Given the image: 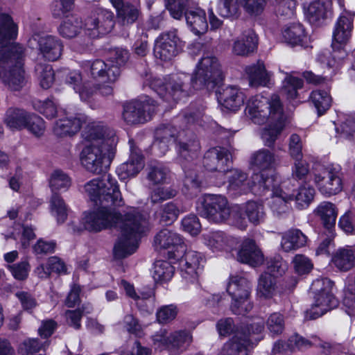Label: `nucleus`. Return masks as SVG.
Masks as SVG:
<instances>
[{"label":"nucleus","instance_id":"nucleus-18","mask_svg":"<svg viewBox=\"0 0 355 355\" xmlns=\"http://www.w3.org/2000/svg\"><path fill=\"white\" fill-rule=\"evenodd\" d=\"M269 191H272L270 206L274 216L278 218H285L291 212L288 204L290 201L293 200V196L288 191L284 189L283 185H279L275 178L273 184L265 193Z\"/></svg>","mask_w":355,"mask_h":355},{"label":"nucleus","instance_id":"nucleus-58","mask_svg":"<svg viewBox=\"0 0 355 355\" xmlns=\"http://www.w3.org/2000/svg\"><path fill=\"white\" fill-rule=\"evenodd\" d=\"M107 62L110 65L117 66L120 70V67L124 65L129 59L128 51L123 48L112 49L109 51Z\"/></svg>","mask_w":355,"mask_h":355},{"label":"nucleus","instance_id":"nucleus-30","mask_svg":"<svg viewBox=\"0 0 355 355\" xmlns=\"http://www.w3.org/2000/svg\"><path fill=\"white\" fill-rule=\"evenodd\" d=\"M110 135L116 137L114 132L105 128L101 123H92L86 127L83 135L89 144L104 146Z\"/></svg>","mask_w":355,"mask_h":355},{"label":"nucleus","instance_id":"nucleus-1","mask_svg":"<svg viewBox=\"0 0 355 355\" xmlns=\"http://www.w3.org/2000/svg\"><path fill=\"white\" fill-rule=\"evenodd\" d=\"M85 192L98 207L85 212L83 224L89 232L116 227L119 231L114 253L121 259L133 254L139 246L140 239L150 229L149 214L135 207H130L123 214L111 208L124 205L118 182L110 174L94 178L84 186Z\"/></svg>","mask_w":355,"mask_h":355},{"label":"nucleus","instance_id":"nucleus-55","mask_svg":"<svg viewBox=\"0 0 355 355\" xmlns=\"http://www.w3.org/2000/svg\"><path fill=\"white\" fill-rule=\"evenodd\" d=\"M148 170V179L153 184L164 183L169 175L168 168L161 163L150 164Z\"/></svg>","mask_w":355,"mask_h":355},{"label":"nucleus","instance_id":"nucleus-7","mask_svg":"<svg viewBox=\"0 0 355 355\" xmlns=\"http://www.w3.org/2000/svg\"><path fill=\"white\" fill-rule=\"evenodd\" d=\"M334 282L327 278L317 279L312 282L310 292L313 302L305 312L306 319H316L338 306V302L332 292Z\"/></svg>","mask_w":355,"mask_h":355},{"label":"nucleus","instance_id":"nucleus-31","mask_svg":"<svg viewBox=\"0 0 355 355\" xmlns=\"http://www.w3.org/2000/svg\"><path fill=\"white\" fill-rule=\"evenodd\" d=\"M334 266L340 271L347 272L355 266V249L353 245L338 248L331 259Z\"/></svg>","mask_w":355,"mask_h":355},{"label":"nucleus","instance_id":"nucleus-15","mask_svg":"<svg viewBox=\"0 0 355 355\" xmlns=\"http://www.w3.org/2000/svg\"><path fill=\"white\" fill-rule=\"evenodd\" d=\"M181 43L176 31L163 33L155 42L154 55L161 60H171L179 53L181 49Z\"/></svg>","mask_w":355,"mask_h":355},{"label":"nucleus","instance_id":"nucleus-60","mask_svg":"<svg viewBox=\"0 0 355 355\" xmlns=\"http://www.w3.org/2000/svg\"><path fill=\"white\" fill-rule=\"evenodd\" d=\"M177 193V190L172 187H158L152 192L150 201L153 204L159 203L162 201L174 198Z\"/></svg>","mask_w":355,"mask_h":355},{"label":"nucleus","instance_id":"nucleus-17","mask_svg":"<svg viewBox=\"0 0 355 355\" xmlns=\"http://www.w3.org/2000/svg\"><path fill=\"white\" fill-rule=\"evenodd\" d=\"M154 245L157 250L168 249L169 259L178 258L184 251L182 238L168 229L162 230L155 235Z\"/></svg>","mask_w":355,"mask_h":355},{"label":"nucleus","instance_id":"nucleus-14","mask_svg":"<svg viewBox=\"0 0 355 355\" xmlns=\"http://www.w3.org/2000/svg\"><path fill=\"white\" fill-rule=\"evenodd\" d=\"M155 347L160 349H167L171 352L183 351L192 341V336L187 331H177L168 333L160 330L153 337Z\"/></svg>","mask_w":355,"mask_h":355},{"label":"nucleus","instance_id":"nucleus-34","mask_svg":"<svg viewBox=\"0 0 355 355\" xmlns=\"http://www.w3.org/2000/svg\"><path fill=\"white\" fill-rule=\"evenodd\" d=\"M257 48V37L252 31H249L236 39L232 46V52L239 56H248L253 53Z\"/></svg>","mask_w":355,"mask_h":355},{"label":"nucleus","instance_id":"nucleus-62","mask_svg":"<svg viewBox=\"0 0 355 355\" xmlns=\"http://www.w3.org/2000/svg\"><path fill=\"white\" fill-rule=\"evenodd\" d=\"M218 13L223 17H230L238 14L239 6L237 0H220Z\"/></svg>","mask_w":355,"mask_h":355},{"label":"nucleus","instance_id":"nucleus-38","mask_svg":"<svg viewBox=\"0 0 355 355\" xmlns=\"http://www.w3.org/2000/svg\"><path fill=\"white\" fill-rule=\"evenodd\" d=\"M84 30V24L76 15H67L58 28L59 34L64 38H73Z\"/></svg>","mask_w":355,"mask_h":355},{"label":"nucleus","instance_id":"nucleus-11","mask_svg":"<svg viewBox=\"0 0 355 355\" xmlns=\"http://www.w3.org/2000/svg\"><path fill=\"white\" fill-rule=\"evenodd\" d=\"M112 12L96 8L85 19L84 32L91 38H97L110 33L114 26Z\"/></svg>","mask_w":355,"mask_h":355},{"label":"nucleus","instance_id":"nucleus-45","mask_svg":"<svg viewBox=\"0 0 355 355\" xmlns=\"http://www.w3.org/2000/svg\"><path fill=\"white\" fill-rule=\"evenodd\" d=\"M183 211L184 210L181 209L175 202H169L159 207L156 211V216L160 223L171 225Z\"/></svg>","mask_w":355,"mask_h":355},{"label":"nucleus","instance_id":"nucleus-48","mask_svg":"<svg viewBox=\"0 0 355 355\" xmlns=\"http://www.w3.org/2000/svg\"><path fill=\"white\" fill-rule=\"evenodd\" d=\"M171 261L158 260L154 263L153 277L155 282H165L170 280L174 273L175 267L172 263H175L172 260Z\"/></svg>","mask_w":355,"mask_h":355},{"label":"nucleus","instance_id":"nucleus-8","mask_svg":"<svg viewBox=\"0 0 355 355\" xmlns=\"http://www.w3.org/2000/svg\"><path fill=\"white\" fill-rule=\"evenodd\" d=\"M192 82L186 74H173L164 78L163 82L160 78H154L149 86L161 98L168 102H178L189 96V82Z\"/></svg>","mask_w":355,"mask_h":355},{"label":"nucleus","instance_id":"nucleus-22","mask_svg":"<svg viewBox=\"0 0 355 355\" xmlns=\"http://www.w3.org/2000/svg\"><path fill=\"white\" fill-rule=\"evenodd\" d=\"M251 344L245 334L237 331L223 345L218 355H250Z\"/></svg>","mask_w":355,"mask_h":355},{"label":"nucleus","instance_id":"nucleus-43","mask_svg":"<svg viewBox=\"0 0 355 355\" xmlns=\"http://www.w3.org/2000/svg\"><path fill=\"white\" fill-rule=\"evenodd\" d=\"M184 132H179L178 142L177 144V150L178 155L182 159L189 161L198 156L200 150V144L195 139L185 141L183 138Z\"/></svg>","mask_w":355,"mask_h":355},{"label":"nucleus","instance_id":"nucleus-4","mask_svg":"<svg viewBox=\"0 0 355 355\" xmlns=\"http://www.w3.org/2000/svg\"><path fill=\"white\" fill-rule=\"evenodd\" d=\"M116 137L110 135L104 146L87 144L80 153L82 165L89 172L99 174L110 164L115 153Z\"/></svg>","mask_w":355,"mask_h":355},{"label":"nucleus","instance_id":"nucleus-56","mask_svg":"<svg viewBox=\"0 0 355 355\" xmlns=\"http://www.w3.org/2000/svg\"><path fill=\"white\" fill-rule=\"evenodd\" d=\"M266 324L267 329L272 336L280 335L285 328L284 317L280 313H272L268 316Z\"/></svg>","mask_w":355,"mask_h":355},{"label":"nucleus","instance_id":"nucleus-26","mask_svg":"<svg viewBox=\"0 0 355 355\" xmlns=\"http://www.w3.org/2000/svg\"><path fill=\"white\" fill-rule=\"evenodd\" d=\"M218 101L226 109L236 111L243 105L245 95L237 87L228 86L218 92Z\"/></svg>","mask_w":355,"mask_h":355},{"label":"nucleus","instance_id":"nucleus-6","mask_svg":"<svg viewBox=\"0 0 355 355\" xmlns=\"http://www.w3.org/2000/svg\"><path fill=\"white\" fill-rule=\"evenodd\" d=\"M354 15L349 12H345L338 17L333 31L334 54L331 55L329 51H324L320 53L318 60L322 64H326L328 67H333L336 59H341L345 53L340 49V46L345 44L352 36L353 30Z\"/></svg>","mask_w":355,"mask_h":355},{"label":"nucleus","instance_id":"nucleus-28","mask_svg":"<svg viewBox=\"0 0 355 355\" xmlns=\"http://www.w3.org/2000/svg\"><path fill=\"white\" fill-rule=\"evenodd\" d=\"M204 243L213 251L228 250L234 247L236 240L221 231L209 232L202 235Z\"/></svg>","mask_w":355,"mask_h":355},{"label":"nucleus","instance_id":"nucleus-25","mask_svg":"<svg viewBox=\"0 0 355 355\" xmlns=\"http://www.w3.org/2000/svg\"><path fill=\"white\" fill-rule=\"evenodd\" d=\"M38 46L40 54L49 61L58 60L63 51L62 42L55 36L46 35L40 37Z\"/></svg>","mask_w":355,"mask_h":355},{"label":"nucleus","instance_id":"nucleus-20","mask_svg":"<svg viewBox=\"0 0 355 355\" xmlns=\"http://www.w3.org/2000/svg\"><path fill=\"white\" fill-rule=\"evenodd\" d=\"M249 164L254 171H259L258 173H263L265 176H269L265 172L275 168L279 164V161L274 152L268 148H261L251 154ZM271 176L275 178L273 175Z\"/></svg>","mask_w":355,"mask_h":355},{"label":"nucleus","instance_id":"nucleus-37","mask_svg":"<svg viewBox=\"0 0 355 355\" xmlns=\"http://www.w3.org/2000/svg\"><path fill=\"white\" fill-rule=\"evenodd\" d=\"M62 77L67 84L71 85L80 98L87 101L94 93L92 88H89L85 84L82 85L81 74L77 71H69L65 70Z\"/></svg>","mask_w":355,"mask_h":355},{"label":"nucleus","instance_id":"nucleus-42","mask_svg":"<svg viewBox=\"0 0 355 355\" xmlns=\"http://www.w3.org/2000/svg\"><path fill=\"white\" fill-rule=\"evenodd\" d=\"M315 214L319 216L327 230H332L336 224L338 211L334 204L330 202H322L315 209Z\"/></svg>","mask_w":355,"mask_h":355},{"label":"nucleus","instance_id":"nucleus-57","mask_svg":"<svg viewBox=\"0 0 355 355\" xmlns=\"http://www.w3.org/2000/svg\"><path fill=\"white\" fill-rule=\"evenodd\" d=\"M40 85L44 89L49 88L55 80V73L50 64H38L35 68Z\"/></svg>","mask_w":355,"mask_h":355},{"label":"nucleus","instance_id":"nucleus-44","mask_svg":"<svg viewBox=\"0 0 355 355\" xmlns=\"http://www.w3.org/2000/svg\"><path fill=\"white\" fill-rule=\"evenodd\" d=\"M248 220L254 225L263 223L266 218L263 205L257 201H248L242 207Z\"/></svg>","mask_w":355,"mask_h":355},{"label":"nucleus","instance_id":"nucleus-5","mask_svg":"<svg viewBox=\"0 0 355 355\" xmlns=\"http://www.w3.org/2000/svg\"><path fill=\"white\" fill-rule=\"evenodd\" d=\"M227 178V189L234 195L252 191L256 195L263 196L274 182L273 177L265 176L263 173H254L248 180V175L239 169L229 171Z\"/></svg>","mask_w":355,"mask_h":355},{"label":"nucleus","instance_id":"nucleus-54","mask_svg":"<svg viewBox=\"0 0 355 355\" xmlns=\"http://www.w3.org/2000/svg\"><path fill=\"white\" fill-rule=\"evenodd\" d=\"M310 99L317 109L319 115L330 107L331 98L327 92L317 90L311 93Z\"/></svg>","mask_w":355,"mask_h":355},{"label":"nucleus","instance_id":"nucleus-32","mask_svg":"<svg viewBox=\"0 0 355 355\" xmlns=\"http://www.w3.org/2000/svg\"><path fill=\"white\" fill-rule=\"evenodd\" d=\"M282 35L284 41L291 46L306 47L310 40L303 26L300 23H293L286 26Z\"/></svg>","mask_w":355,"mask_h":355},{"label":"nucleus","instance_id":"nucleus-21","mask_svg":"<svg viewBox=\"0 0 355 355\" xmlns=\"http://www.w3.org/2000/svg\"><path fill=\"white\" fill-rule=\"evenodd\" d=\"M92 77L101 83H114L120 75L117 66H111L108 62L96 60L88 62Z\"/></svg>","mask_w":355,"mask_h":355},{"label":"nucleus","instance_id":"nucleus-23","mask_svg":"<svg viewBox=\"0 0 355 355\" xmlns=\"http://www.w3.org/2000/svg\"><path fill=\"white\" fill-rule=\"evenodd\" d=\"M305 17L312 24L318 25L331 14L330 0H316L304 6Z\"/></svg>","mask_w":355,"mask_h":355},{"label":"nucleus","instance_id":"nucleus-9","mask_svg":"<svg viewBox=\"0 0 355 355\" xmlns=\"http://www.w3.org/2000/svg\"><path fill=\"white\" fill-rule=\"evenodd\" d=\"M223 78V74L218 59L213 55H206L199 61L192 78V83L197 89L203 87L211 89L220 83Z\"/></svg>","mask_w":355,"mask_h":355},{"label":"nucleus","instance_id":"nucleus-46","mask_svg":"<svg viewBox=\"0 0 355 355\" xmlns=\"http://www.w3.org/2000/svg\"><path fill=\"white\" fill-rule=\"evenodd\" d=\"M277 288L276 278L268 273H263L258 282L257 293L263 298H271L275 293Z\"/></svg>","mask_w":355,"mask_h":355},{"label":"nucleus","instance_id":"nucleus-29","mask_svg":"<svg viewBox=\"0 0 355 355\" xmlns=\"http://www.w3.org/2000/svg\"><path fill=\"white\" fill-rule=\"evenodd\" d=\"M187 24L196 35L205 34L208 29L206 12L200 8L187 9L184 12Z\"/></svg>","mask_w":355,"mask_h":355},{"label":"nucleus","instance_id":"nucleus-63","mask_svg":"<svg viewBox=\"0 0 355 355\" xmlns=\"http://www.w3.org/2000/svg\"><path fill=\"white\" fill-rule=\"evenodd\" d=\"M166 6L171 15L176 19H180L185 12L188 0H165Z\"/></svg>","mask_w":355,"mask_h":355},{"label":"nucleus","instance_id":"nucleus-10","mask_svg":"<svg viewBox=\"0 0 355 355\" xmlns=\"http://www.w3.org/2000/svg\"><path fill=\"white\" fill-rule=\"evenodd\" d=\"M200 215L209 222L220 224L231 215V207L227 198L222 195L206 194L199 199L197 207Z\"/></svg>","mask_w":355,"mask_h":355},{"label":"nucleus","instance_id":"nucleus-61","mask_svg":"<svg viewBox=\"0 0 355 355\" xmlns=\"http://www.w3.org/2000/svg\"><path fill=\"white\" fill-rule=\"evenodd\" d=\"M178 312V308L175 304L162 306L156 313L157 320L159 323H168L175 318Z\"/></svg>","mask_w":355,"mask_h":355},{"label":"nucleus","instance_id":"nucleus-12","mask_svg":"<svg viewBox=\"0 0 355 355\" xmlns=\"http://www.w3.org/2000/svg\"><path fill=\"white\" fill-rule=\"evenodd\" d=\"M313 180L320 193L327 196L336 195L343 189L339 166L320 167L315 172Z\"/></svg>","mask_w":355,"mask_h":355},{"label":"nucleus","instance_id":"nucleus-51","mask_svg":"<svg viewBox=\"0 0 355 355\" xmlns=\"http://www.w3.org/2000/svg\"><path fill=\"white\" fill-rule=\"evenodd\" d=\"M49 185L53 193H57L59 191H67L71 186V179L63 171L56 170L51 175Z\"/></svg>","mask_w":355,"mask_h":355},{"label":"nucleus","instance_id":"nucleus-64","mask_svg":"<svg viewBox=\"0 0 355 355\" xmlns=\"http://www.w3.org/2000/svg\"><path fill=\"white\" fill-rule=\"evenodd\" d=\"M338 226L346 234H355V214L350 211H346L340 216Z\"/></svg>","mask_w":355,"mask_h":355},{"label":"nucleus","instance_id":"nucleus-35","mask_svg":"<svg viewBox=\"0 0 355 355\" xmlns=\"http://www.w3.org/2000/svg\"><path fill=\"white\" fill-rule=\"evenodd\" d=\"M251 289L252 285L246 278L232 276L227 285V291L232 300L245 299V297H250Z\"/></svg>","mask_w":355,"mask_h":355},{"label":"nucleus","instance_id":"nucleus-2","mask_svg":"<svg viewBox=\"0 0 355 355\" xmlns=\"http://www.w3.org/2000/svg\"><path fill=\"white\" fill-rule=\"evenodd\" d=\"M245 114L257 124L268 123L262 129L261 137L265 146L271 147L284 126L285 116L279 96L270 98L257 95L252 97L245 108Z\"/></svg>","mask_w":355,"mask_h":355},{"label":"nucleus","instance_id":"nucleus-47","mask_svg":"<svg viewBox=\"0 0 355 355\" xmlns=\"http://www.w3.org/2000/svg\"><path fill=\"white\" fill-rule=\"evenodd\" d=\"M302 86L303 80L301 78L286 73L282 82L281 92L288 99H295L298 95V89Z\"/></svg>","mask_w":355,"mask_h":355},{"label":"nucleus","instance_id":"nucleus-41","mask_svg":"<svg viewBox=\"0 0 355 355\" xmlns=\"http://www.w3.org/2000/svg\"><path fill=\"white\" fill-rule=\"evenodd\" d=\"M31 114L24 110L10 107L6 112L5 122L10 129L21 130L27 126Z\"/></svg>","mask_w":355,"mask_h":355},{"label":"nucleus","instance_id":"nucleus-50","mask_svg":"<svg viewBox=\"0 0 355 355\" xmlns=\"http://www.w3.org/2000/svg\"><path fill=\"white\" fill-rule=\"evenodd\" d=\"M140 15L139 9L132 4L125 3L118 10L117 17L123 25H128L135 23Z\"/></svg>","mask_w":355,"mask_h":355},{"label":"nucleus","instance_id":"nucleus-39","mask_svg":"<svg viewBox=\"0 0 355 355\" xmlns=\"http://www.w3.org/2000/svg\"><path fill=\"white\" fill-rule=\"evenodd\" d=\"M17 35V26L10 16L0 14V47L7 46Z\"/></svg>","mask_w":355,"mask_h":355},{"label":"nucleus","instance_id":"nucleus-53","mask_svg":"<svg viewBox=\"0 0 355 355\" xmlns=\"http://www.w3.org/2000/svg\"><path fill=\"white\" fill-rule=\"evenodd\" d=\"M278 16L291 18L295 15L297 2L295 0H270Z\"/></svg>","mask_w":355,"mask_h":355},{"label":"nucleus","instance_id":"nucleus-27","mask_svg":"<svg viewBox=\"0 0 355 355\" xmlns=\"http://www.w3.org/2000/svg\"><path fill=\"white\" fill-rule=\"evenodd\" d=\"M144 164L141 151L131 147L128 160L121 164L117 168L116 172L121 179H125L136 175L144 168Z\"/></svg>","mask_w":355,"mask_h":355},{"label":"nucleus","instance_id":"nucleus-13","mask_svg":"<svg viewBox=\"0 0 355 355\" xmlns=\"http://www.w3.org/2000/svg\"><path fill=\"white\" fill-rule=\"evenodd\" d=\"M156 110L155 101L150 98L135 100L123 106V119L128 125L144 123L150 120Z\"/></svg>","mask_w":355,"mask_h":355},{"label":"nucleus","instance_id":"nucleus-36","mask_svg":"<svg viewBox=\"0 0 355 355\" xmlns=\"http://www.w3.org/2000/svg\"><path fill=\"white\" fill-rule=\"evenodd\" d=\"M307 237L298 229H291L282 234L281 247L285 252L297 250L306 245Z\"/></svg>","mask_w":355,"mask_h":355},{"label":"nucleus","instance_id":"nucleus-16","mask_svg":"<svg viewBox=\"0 0 355 355\" xmlns=\"http://www.w3.org/2000/svg\"><path fill=\"white\" fill-rule=\"evenodd\" d=\"M174 260H177L181 275L192 283L197 282L199 273L202 271L205 259L198 252L192 250H187Z\"/></svg>","mask_w":355,"mask_h":355},{"label":"nucleus","instance_id":"nucleus-52","mask_svg":"<svg viewBox=\"0 0 355 355\" xmlns=\"http://www.w3.org/2000/svg\"><path fill=\"white\" fill-rule=\"evenodd\" d=\"M50 206L58 223H64L67 217V207L63 199L57 193H53L50 200Z\"/></svg>","mask_w":355,"mask_h":355},{"label":"nucleus","instance_id":"nucleus-3","mask_svg":"<svg viewBox=\"0 0 355 355\" xmlns=\"http://www.w3.org/2000/svg\"><path fill=\"white\" fill-rule=\"evenodd\" d=\"M24 57V48L18 44L0 49V79L11 90L18 91L26 84Z\"/></svg>","mask_w":355,"mask_h":355},{"label":"nucleus","instance_id":"nucleus-33","mask_svg":"<svg viewBox=\"0 0 355 355\" xmlns=\"http://www.w3.org/2000/svg\"><path fill=\"white\" fill-rule=\"evenodd\" d=\"M250 85L252 87H269L271 85V74L268 72L263 62H258L256 64L245 68Z\"/></svg>","mask_w":355,"mask_h":355},{"label":"nucleus","instance_id":"nucleus-24","mask_svg":"<svg viewBox=\"0 0 355 355\" xmlns=\"http://www.w3.org/2000/svg\"><path fill=\"white\" fill-rule=\"evenodd\" d=\"M263 254L254 240L245 239L237 253V260L251 266H258L263 262Z\"/></svg>","mask_w":355,"mask_h":355},{"label":"nucleus","instance_id":"nucleus-59","mask_svg":"<svg viewBox=\"0 0 355 355\" xmlns=\"http://www.w3.org/2000/svg\"><path fill=\"white\" fill-rule=\"evenodd\" d=\"M313 345V336L311 340L306 339L298 334L291 336L287 342V347L289 351L305 350Z\"/></svg>","mask_w":355,"mask_h":355},{"label":"nucleus","instance_id":"nucleus-40","mask_svg":"<svg viewBox=\"0 0 355 355\" xmlns=\"http://www.w3.org/2000/svg\"><path fill=\"white\" fill-rule=\"evenodd\" d=\"M81 124V121L78 117L65 116L56 121L53 132L59 137L71 136L80 130Z\"/></svg>","mask_w":355,"mask_h":355},{"label":"nucleus","instance_id":"nucleus-49","mask_svg":"<svg viewBox=\"0 0 355 355\" xmlns=\"http://www.w3.org/2000/svg\"><path fill=\"white\" fill-rule=\"evenodd\" d=\"M314 195L315 189L313 187L302 186L298 189L295 195L292 196L295 201L296 207L304 209L309 206L313 200Z\"/></svg>","mask_w":355,"mask_h":355},{"label":"nucleus","instance_id":"nucleus-19","mask_svg":"<svg viewBox=\"0 0 355 355\" xmlns=\"http://www.w3.org/2000/svg\"><path fill=\"white\" fill-rule=\"evenodd\" d=\"M231 155L221 147H215L208 150L203 160L205 168L210 172L225 173L228 171Z\"/></svg>","mask_w":355,"mask_h":355}]
</instances>
